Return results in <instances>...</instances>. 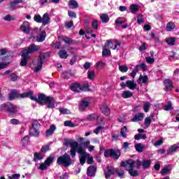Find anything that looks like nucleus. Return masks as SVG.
<instances>
[{
  "label": "nucleus",
  "instance_id": "obj_51",
  "mask_svg": "<svg viewBox=\"0 0 179 179\" xmlns=\"http://www.w3.org/2000/svg\"><path fill=\"white\" fill-rule=\"evenodd\" d=\"M164 110H165V111H171V110H173L171 101H169L167 104L164 106Z\"/></svg>",
  "mask_w": 179,
  "mask_h": 179
},
{
  "label": "nucleus",
  "instance_id": "obj_20",
  "mask_svg": "<svg viewBox=\"0 0 179 179\" xmlns=\"http://www.w3.org/2000/svg\"><path fill=\"white\" fill-rule=\"evenodd\" d=\"M143 117H145V114L142 113H139L138 114L134 115L133 118L131 119L132 122H136L138 121H143Z\"/></svg>",
  "mask_w": 179,
  "mask_h": 179
},
{
  "label": "nucleus",
  "instance_id": "obj_33",
  "mask_svg": "<svg viewBox=\"0 0 179 179\" xmlns=\"http://www.w3.org/2000/svg\"><path fill=\"white\" fill-rule=\"evenodd\" d=\"M176 29V24L173 22H169L166 24V31H173Z\"/></svg>",
  "mask_w": 179,
  "mask_h": 179
},
{
  "label": "nucleus",
  "instance_id": "obj_4",
  "mask_svg": "<svg viewBox=\"0 0 179 179\" xmlns=\"http://www.w3.org/2000/svg\"><path fill=\"white\" fill-rule=\"evenodd\" d=\"M64 145L65 146L70 145L71 150H70V155L72 156V157H75L76 156V150L79 153V147L82 145H79V143L76 141H72V140L66 138L64 140Z\"/></svg>",
  "mask_w": 179,
  "mask_h": 179
},
{
  "label": "nucleus",
  "instance_id": "obj_28",
  "mask_svg": "<svg viewBox=\"0 0 179 179\" xmlns=\"http://www.w3.org/2000/svg\"><path fill=\"white\" fill-rule=\"evenodd\" d=\"M134 148L136 150V152H138V153H142L143 152V149H145V144H142L141 143H137L134 145Z\"/></svg>",
  "mask_w": 179,
  "mask_h": 179
},
{
  "label": "nucleus",
  "instance_id": "obj_59",
  "mask_svg": "<svg viewBox=\"0 0 179 179\" xmlns=\"http://www.w3.org/2000/svg\"><path fill=\"white\" fill-rule=\"evenodd\" d=\"M135 164L137 170L141 169V166H143V161H141L140 159H136L135 161Z\"/></svg>",
  "mask_w": 179,
  "mask_h": 179
},
{
  "label": "nucleus",
  "instance_id": "obj_29",
  "mask_svg": "<svg viewBox=\"0 0 179 179\" xmlns=\"http://www.w3.org/2000/svg\"><path fill=\"white\" fill-rule=\"evenodd\" d=\"M101 110L105 115H110V108L107 104H103L101 108Z\"/></svg>",
  "mask_w": 179,
  "mask_h": 179
},
{
  "label": "nucleus",
  "instance_id": "obj_27",
  "mask_svg": "<svg viewBox=\"0 0 179 179\" xmlns=\"http://www.w3.org/2000/svg\"><path fill=\"white\" fill-rule=\"evenodd\" d=\"M42 23L43 26H47V24L50 23V15H48V13L43 14L42 17Z\"/></svg>",
  "mask_w": 179,
  "mask_h": 179
},
{
  "label": "nucleus",
  "instance_id": "obj_41",
  "mask_svg": "<svg viewBox=\"0 0 179 179\" xmlns=\"http://www.w3.org/2000/svg\"><path fill=\"white\" fill-rule=\"evenodd\" d=\"M169 45H176V37L169 38L166 40Z\"/></svg>",
  "mask_w": 179,
  "mask_h": 179
},
{
  "label": "nucleus",
  "instance_id": "obj_6",
  "mask_svg": "<svg viewBox=\"0 0 179 179\" xmlns=\"http://www.w3.org/2000/svg\"><path fill=\"white\" fill-rule=\"evenodd\" d=\"M103 155L106 159L110 157V159H113V160H118V159L121 157V151L120 150L110 148L106 150Z\"/></svg>",
  "mask_w": 179,
  "mask_h": 179
},
{
  "label": "nucleus",
  "instance_id": "obj_36",
  "mask_svg": "<svg viewBox=\"0 0 179 179\" xmlns=\"http://www.w3.org/2000/svg\"><path fill=\"white\" fill-rule=\"evenodd\" d=\"M132 96H134V93L130 91H124L122 94V97H123V99H129L130 97H132Z\"/></svg>",
  "mask_w": 179,
  "mask_h": 179
},
{
  "label": "nucleus",
  "instance_id": "obj_26",
  "mask_svg": "<svg viewBox=\"0 0 179 179\" xmlns=\"http://www.w3.org/2000/svg\"><path fill=\"white\" fill-rule=\"evenodd\" d=\"M150 164H152V161L150 159H143V169L146 170L150 168Z\"/></svg>",
  "mask_w": 179,
  "mask_h": 179
},
{
  "label": "nucleus",
  "instance_id": "obj_58",
  "mask_svg": "<svg viewBox=\"0 0 179 179\" xmlns=\"http://www.w3.org/2000/svg\"><path fill=\"white\" fill-rule=\"evenodd\" d=\"M92 26L94 30H97V29H99V20H93L92 22Z\"/></svg>",
  "mask_w": 179,
  "mask_h": 179
},
{
  "label": "nucleus",
  "instance_id": "obj_52",
  "mask_svg": "<svg viewBox=\"0 0 179 179\" xmlns=\"http://www.w3.org/2000/svg\"><path fill=\"white\" fill-rule=\"evenodd\" d=\"M64 127H69V128H74L75 124H73L71 120H66L64 122Z\"/></svg>",
  "mask_w": 179,
  "mask_h": 179
},
{
  "label": "nucleus",
  "instance_id": "obj_9",
  "mask_svg": "<svg viewBox=\"0 0 179 179\" xmlns=\"http://www.w3.org/2000/svg\"><path fill=\"white\" fill-rule=\"evenodd\" d=\"M41 48V47L40 45L31 43L27 47V49L22 50V52H24L27 55H29V54H34V52H37L38 51H40Z\"/></svg>",
  "mask_w": 179,
  "mask_h": 179
},
{
  "label": "nucleus",
  "instance_id": "obj_60",
  "mask_svg": "<svg viewBox=\"0 0 179 179\" xmlns=\"http://www.w3.org/2000/svg\"><path fill=\"white\" fill-rule=\"evenodd\" d=\"M68 15L69 17H71V19H76L77 17L76 13L75 11L69 10Z\"/></svg>",
  "mask_w": 179,
  "mask_h": 179
},
{
  "label": "nucleus",
  "instance_id": "obj_16",
  "mask_svg": "<svg viewBox=\"0 0 179 179\" xmlns=\"http://www.w3.org/2000/svg\"><path fill=\"white\" fill-rule=\"evenodd\" d=\"M179 148V143L173 144L166 151L167 156H170L171 153H176L177 150Z\"/></svg>",
  "mask_w": 179,
  "mask_h": 179
},
{
  "label": "nucleus",
  "instance_id": "obj_57",
  "mask_svg": "<svg viewBox=\"0 0 179 179\" xmlns=\"http://www.w3.org/2000/svg\"><path fill=\"white\" fill-rule=\"evenodd\" d=\"M96 117H97V115L94 113H92L87 115V121H94L96 120Z\"/></svg>",
  "mask_w": 179,
  "mask_h": 179
},
{
  "label": "nucleus",
  "instance_id": "obj_62",
  "mask_svg": "<svg viewBox=\"0 0 179 179\" xmlns=\"http://www.w3.org/2000/svg\"><path fill=\"white\" fill-rule=\"evenodd\" d=\"M59 111L61 114L65 115L69 113L68 112H69V110L67 108H64L63 107H60L59 108Z\"/></svg>",
  "mask_w": 179,
  "mask_h": 179
},
{
  "label": "nucleus",
  "instance_id": "obj_42",
  "mask_svg": "<svg viewBox=\"0 0 179 179\" xmlns=\"http://www.w3.org/2000/svg\"><path fill=\"white\" fill-rule=\"evenodd\" d=\"M125 22H127V20L125 18L119 17L115 20V23L116 26H120L122 24V23H125Z\"/></svg>",
  "mask_w": 179,
  "mask_h": 179
},
{
  "label": "nucleus",
  "instance_id": "obj_11",
  "mask_svg": "<svg viewBox=\"0 0 179 179\" xmlns=\"http://www.w3.org/2000/svg\"><path fill=\"white\" fill-rule=\"evenodd\" d=\"M78 153H80V164L83 166V164L86 163V159H87L89 154L86 152V150H85L82 146L78 148Z\"/></svg>",
  "mask_w": 179,
  "mask_h": 179
},
{
  "label": "nucleus",
  "instance_id": "obj_61",
  "mask_svg": "<svg viewBox=\"0 0 179 179\" xmlns=\"http://www.w3.org/2000/svg\"><path fill=\"white\" fill-rule=\"evenodd\" d=\"M4 20L6 22H10L12 20H15V17L11 16L10 15H6L4 17Z\"/></svg>",
  "mask_w": 179,
  "mask_h": 179
},
{
  "label": "nucleus",
  "instance_id": "obj_25",
  "mask_svg": "<svg viewBox=\"0 0 179 179\" xmlns=\"http://www.w3.org/2000/svg\"><path fill=\"white\" fill-rule=\"evenodd\" d=\"M69 7L70 9H78V8H79V4L75 0H70L69 1Z\"/></svg>",
  "mask_w": 179,
  "mask_h": 179
},
{
  "label": "nucleus",
  "instance_id": "obj_8",
  "mask_svg": "<svg viewBox=\"0 0 179 179\" xmlns=\"http://www.w3.org/2000/svg\"><path fill=\"white\" fill-rule=\"evenodd\" d=\"M50 55L48 52H40L39 57L38 58V64L34 69V72H40L41 69L43 68V64H44V61H45V58Z\"/></svg>",
  "mask_w": 179,
  "mask_h": 179
},
{
  "label": "nucleus",
  "instance_id": "obj_17",
  "mask_svg": "<svg viewBox=\"0 0 179 179\" xmlns=\"http://www.w3.org/2000/svg\"><path fill=\"white\" fill-rule=\"evenodd\" d=\"M90 105V103H89V101L86 100L81 101L79 105L80 111H85L86 108H87V107H89Z\"/></svg>",
  "mask_w": 179,
  "mask_h": 179
},
{
  "label": "nucleus",
  "instance_id": "obj_48",
  "mask_svg": "<svg viewBox=\"0 0 179 179\" xmlns=\"http://www.w3.org/2000/svg\"><path fill=\"white\" fill-rule=\"evenodd\" d=\"M145 113H149V110L150 108V102L147 101L144 103V106L143 107Z\"/></svg>",
  "mask_w": 179,
  "mask_h": 179
},
{
  "label": "nucleus",
  "instance_id": "obj_56",
  "mask_svg": "<svg viewBox=\"0 0 179 179\" xmlns=\"http://www.w3.org/2000/svg\"><path fill=\"white\" fill-rule=\"evenodd\" d=\"M49 150H50L49 145H43L41 149V153H47V152H49Z\"/></svg>",
  "mask_w": 179,
  "mask_h": 179
},
{
  "label": "nucleus",
  "instance_id": "obj_55",
  "mask_svg": "<svg viewBox=\"0 0 179 179\" xmlns=\"http://www.w3.org/2000/svg\"><path fill=\"white\" fill-rule=\"evenodd\" d=\"M18 78L19 77L15 73H12L10 75V80H11V82H16V80H17Z\"/></svg>",
  "mask_w": 179,
  "mask_h": 179
},
{
  "label": "nucleus",
  "instance_id": "obj_15",
  "mask_svg": "<svg viewBox=\"0 0 179 179\" xmlns=\"http://www.w3.org/2000/svg\"><path fill=\"white\" fill-rule=\"evenodd\" d=\"M117 169L115 168H113L111 166H108L107 167V171L104 173L105 174V178L106 179L110 178L111 176H114L117 173Z\"/></svg>",
  "mask_w": 179,
  "mask_h": 179
},
{
  "label": "nucleus",
  "instance_id": "obj_18",
  "mask_svg": "<svg viewBox=\"0 0 179 179\" xmlns=\"http://www.w3.org/2000/svg\"><path fill=\"white\" fill-rule=\"evenodd\" d=\"M21 57H22V60L20 62V66H27V59H29V58H30V56L27 55L26 53H24L22 52Z\"/></svg>",
  "mask_w": 179,
  "mask_h": 179
},
{
  "label": "nucleus",
  "instance_id": "obj_12",
  "mask_svg": "<svg viewBox=\"0 0 179 179\" xmlns=\"http://www.w3.org/2000/svg\"><path fill=\"white\" fill-rule=\"evenodd\" d=\"M110 45H113V41L107 40L106 43L103 47L102 57H110L111 55V51L110 49H107Z\"/></svg>",
  "mask_w": 179,
  "mask_h": 179
},
{
  "label": "nucleus",
  "instance_id": "obj_35",
  "mask_svg": "<svg viewBox=\"0 0 179 179\" xmlns=\"http://www.w3.org/2000/svg\"><path fill=\"white\" fill-rule=\"evenodd\" d=\"M127 171L131 177H138L139 176V172L134 169V168L132 169H127Z\"/></svg>",
  "mask_w": 179,
  "mask_h": 179
},
{
  "label": "nucleus",
  "instance_id": "obj_24",
  "mask_svg": "<svg viewBox=\"0 0 179 179\" xmlns=\"http://www.w3.org/2000/svg\"><path fill=\"white\" fill-rule=\"evenodd\" d=\"M164 83L166 90H171V89H173V82H171V80L166 79Z\"/></svg>",
  "mask_w": 179,
  "mask_h": 179
},
{
  "label": "nucleus",
  "instance_id": "obj_7",
  "mask_svg": "<svg viewBox=\"0 0 179 179\" xmlns=\"http://www.w3.org/2000/svg\"><path fill=\"white\" fill-rule=\"evenodd\" d=\"M32 127L30 129L29 135L30 136H34V138H38L40 136V128H41V124L38 122V120H34L32 121Z\"/></svg>",
  "mask_w": 179,
  "mask_h": 179
},
{
  "label": "nucleus",
  "instance_id": "obj_23",
  "mask_svg": "<svg viewBox=\"0 0 179 179\" xmlns=\"http://www.w3.org/2000/svg\"><path fill=\"white\" fill-rule=\"evenodd\" d=\"M44 159V155L41 152H35L34 154V162H38V160H43Z\"/></svg>",
  "mask_w": 179,
  "mask_h": 179
},
{
  "label": "nucleus",
  "instance_id": "obj_47",
  "mask_svg": "<svg viewBox=\"0 0 179 179\" xmlns=\"http://www.w3.org/2000/svg\"><path fill=\"white\" fill-rule=\"evenodd\" d=\"M95 73L94 71H88L87 72V78L90 80H93L94 79Z\"/></svg>",
  "mask_w": 179,
  "mask_h": 179
},
{
  "label": "nucleus",
  "instance_id": "obj_19",
  "mask_svg": "<svg viewBox=\"0 0 179 179\" xmlns=\"http://www.w3.org/2000/svg\"><path fill=\"white\" fill-rule=\"evenodd\" d=\"M45 37H47V33L45 32V30H43L36 37L37 43H43V41H44V40H45Z\"/></svg>",
  "mask_w": 179,
  "mask_h": 179
},
{
  "label": "nucleus",
  "instance_id": "obj_39",
  "mask_svg": "<svg viewBox=\"0 0 179 179\" xmlns=\"http://www.w3.org/2000/svg\"><path fill=\"white\" fill-rule=\"evenodd\" d=\"M134 139L136 141H140V139H148V136H146V134H138L134 136Z\"/></svg>",
  "mask_w": 179,
  "mask_h": 179
},
{
  "label": "nucleus",
  "instance_id": "obj_49",
  "mask_svg": "<svg viewBox=\"0 0 179 179\" xmlns=\"http://www.w3.org/2000/svg\"><path fill=\"white\" fill-rule=\"evenodd\" d=\"M34 20L36 23H42L43 18H42L41 15H35L34 17Z\"/></svg>",
  "mask_w": 179,
  "mask_h": 179
},
{
  "label": "nucleus",
  "instance_id": "obj_44",
  "mask_svg": "<svg viewBox=\"0 0 179 179\" xmlns=\"http://www.w3.org/2000/svg\"><path fill=\"white\" fill-rule=\"evenodd\" d=\"M137 23H138V24H142V23H145V20L143 19V15L142 14L138 15Z\"/></svg>",
  "mask_w": 179,
  "mask_h": 179
},
{
  "label": "nucleus",
  "instance_id": "obj_53",
  "mask_svg": "<svg viewBox=\"0 0 179 179\" xmlns=\"http://www.w3.org/2000/svg\"><path fill=\"white\" fill-rule=\"evenodd\" d=\"M139 71V66H136L132 72L130 73L131 78H135L136 76V73Z\"/></svg>",
  "mask_w": 179,
  "mask_h": 179
},
{
  "label": "nucleus",
  "instance_id": "obj_34",
  "mask_svg": "<svg viewBox=\"0 0 179 179\" xmlns=\"http://www.w3.org/2000/svg\"><path fill=\"white\" fill-rule=\"evenodd\" d=\"M148 76H143L142 74L140 75L138 80H137V83H141V82H142V83H146L148 82Z\"/></svg>",
  "mask_w": 179,
  "mask_h": 179
},
{
  "label": "nucleus",
  "instance_id": "obj_22",
  "mask_svg": "<svg viewBox=\"0 0 179 179\" xmlns=\"http://www.w3.org/2000/svg\"><path fill=\"white\" fill-rule=\"evenodd\" d=\"M126 85L131 90H135V89H136V83H135L134 80H129L126 82Z\"/></svg>",
  "mask_w": 179,
  "mask_h": 179
},
{
  "label": "nucleus",
  "instance_id": "obj_37",
  "mask_svg": "<svg viewBox=\"0 0 179 179\" xmlns=\"http://www.w3.org/2000/svg\"><path fill=\"white\" fill-rule=\"evenodd\" d=\"M54 159H55L54 156L50 155L45 160V164H47V166H50V164H52V163H54Z\"/></svg>",
  "mask_w": 179,
  "mask_h": 179
},
{
  "label": "nucleus",
  "instance_id": "obj_45",
  "mask_svg": "<svg viewBox=\"0 0 179 179\" xmlns=\"http://www.w3.org/2000/svg\"><path fill=\"white\" fill-rule=\"evenodd\" d=\"M96 123L98 125H104V119L100 115H96Z\"/></svg>",
  "mask_w": 179,
  "mask_h": 179
},
{
  "label": "nucleus",
  "instance_id": "obj_63",
  "mask_svg": "<svg viewBox=\"0 0 179 179\" xmlns=\"http://www.w3.org/2000/svg\"><path fill=\"white\" fill-rule=\"evenodd\" d=\"M10 64V62H0V69H5L9 64Z\"/></svg>",
  "mask_w": 179,
  "mask_h": 179
},
{
  "label": "nucleus",
  "instance_id": "obj_38",
  "mask_svg": "<svg viewBox=\"0 0 179 179\" xmlns=\"http://www.w3.org/2000/svg\"><path fill=\"white\" fill-rule=\"evenodd\" d=\"M116 174L120 178H125V171H124L122 169H117L116 170Z\"/></svg>",
  "mask_w": 179,
  "mask_h": 179
},
{
  "label": "nucleus",
  "instance_id": "obj_43",
  "mask_svg": "<svg viewBox=\"0 0 179 179\" xmlns=\"http://www.w3.org/2000/svg\"><path fill=\"white\" fill-rule=\"evenodd\" d=\"M62 41H64L66 44H72L73 43V40L68 36L63 37Z\"/></svg>",
  "mask_w": 179,
  "mask_h": 179
},
{
  "label": "nucleus",
  "instance_id": "obj_31",
  "mask_svg": "<svg viewBox=\"0 0 179 179\" xmlns=\"http://www.w3.org/2000/svg\"><path fill=\"white\" fill-rule=\"evenodd\" d=\"M59 58H62V59H66L69 55H68V52H66L65 50H61L58 52Z\"/></svg>",
  "mask_w": 179,
  "mask_h": 179
},
{
  "label": "nucleus",
  "instance_id": "obj_64",
  "mask_svg": "<svg viewBox=\"0 0 179 179\" xmlns=\"http://www.w3.org/2000/svg\"><path fill=\"white\" fill-rule=\"evenodd\" d=\"M20 178V174L19 173H15L12 175V176H9L8 179H19Z\"/></svg>",
  "mask_w": 179,
  "mask_h": 179
},
{
  "label": "nucleus",
  "instance_id": "obj_54",
  "mask_svg": "<svg viewBox=\"0 0 179 179\" xmlns=\"http://www.w3.org/2000/svg\"><path fill=\"white\" fill-rule=\"evenodd\" d=\"M119 71L122 72V73H125V72H128V66H119Z\"/></svg>",
  "mask_w": 179,
  "mask_h": 179
},
{
  "label": "nucleus",
  "instance_id": "obj_50",
  "mask_svg": "<svg viewBox=\"0 0 179 179\" xmlns=\"http://www.w3.org/2000/svg\"><path fill=\"white\" fill-rule=\"evenodd\" d=\"M30 141V137H29V136H25L22 140L21 142L22 143V145H26L29 143V142Z\"/></svg>",
  "mask_w": 179,
  "mask_h": 179
},
{
  "label": "nucleus",
  "instance_id": "obj_40",
  "mask_svg": "<svg viewBox=\"0 0 179 179\" xmlns=\"http://www.w3.org/2000/svg\"><path fill=\"white\" fill-rule=\"evenodd\" d=\"M144 124L146 128H149V127H150V124H152V118H150V116L145 118Z\"/></svg>",
  "mask_w": 179,
  "mask_h": 179
},
{
  "label": "nucleus",
  "instance_id": "obj_3",
  "mask_svg": "<svg viewBox=\"0 0 179 179\" xmlns=\"http://www.w3.org/2000/svg\"><path fill=\"white\" fill-rule=\"evenodd\" d=\"M57 164H58V166H62L63 164L64 167H69V166L73 164V161H72L69 155L64 153L57 158Z\"/></svg>",
  "mask_w": 179,
  "mask_h": 179
},
{
  "label": "nucleus",
  "instance_id": "obj_1",
  "mask_svg": "<svg viewBox=\"0 0 179 179\" xmlns=\"http://www.w3.org/2000/svg\"><path fill=\"white\" fill-rule=\"evenodd\" d=\"M29 98L33 101H36L40 106L47 104L48 108H54L55 107V99L52 96H47L45 94L41 93L38 95V98L33 96V91H28L23 94H19L17 90H11L8 94V100L12 101L15 99H27Z\"/></svg>",
  "mask_w": 179,
  "mask_h": 179
},
{
  "label": "nucleus",
  "instance_id": "obj_32",
  "mask_svg": "<svg viewBox=\"0 0 179 179\" xmlns=\"http://www.w3.org/2000/svg\"><path fill=\"white\" fill-rule=\"evenodd\" d=\"M131 13H136L139 10V6L138 4H131L129 6Z\"/></svg>",
  "mask_w": 179,
  "mask_h": 179
},
{
  "label": "nucleus",
  "instance_id": "obj_46",
  "mask_svg": "<svg viewBox=\"0 0 179 179\" xmlns=\"http://www.w3.org/2000/svg\"><path fill=\"white\" fill-rule=\"evenodd\" d=\"M16 5L17 4H16V3H15V1H11L8 6L9 10H15V9H17V8H19V6H17Z\"/></svg>",
  "mask_w": 179,
  "mask_h": 179
},
{
  "label": "nucleus",
  "instance_id": "obj_2",
  "mask_svg": "<svg viewBox=\"0 0 179 179\" xmlns=\"http://www.w3.org/2000/svg\"><path fill=\"white\" fill-rule=\"evenodd\" d=\"M0 111L8 113V115L16 117L17 115V106L10 102H7L0 105Z\"/></svg>",
  "mask_w": 179,
  "mask_h": 179
},
{
  "label": "nucleus",
  "instance_id": "obj_21",
  "mask_svg": "<svg viewBox=\"0 0 179 179\" xmlns=\"http://www.w3.org/2000/svg\"><path fill=\"white\" fill-rule=\"evenodd\" d=\"M57 129V126L55 124H51L50 128L46 130V136H51L54 134V132H55Z\"/></svg>",
  "mask_w": 179,
  "mask_h": 179
},
{
  "label": "nucleus",
  "instance_id": "obj_14",
  "mask_svg": "<svg viewBox=\"0 0 179 179\" xmlns=\"http://www.w3.org/2000/svg\"><path fill=\"white\" fill-rule=\"evenodd\" d=\"M20 29L25 34H30V23L28 21H24Z\"/></svg>",
  "mask_w": 179,
  "mask_h": 179
},
{
  "label": "nucleus",
  "instance_id": "obj_5",
  "mask_svg": "<svg viewBox=\"0 0 179 179\" xmlns=\"http://www.w3.org/2000/svg\"><path fill=\"white\" fill-rule=\"evenodd\" d=\"M70 90L74 93H80V92H92V90L89 88V84L81 85L78 83H73L70 85Z\"/></svg>",
  "mask_w": 179,
  "mask_h": 179
},
{
  "label": "nucleus",
  "instance_id": "obj_10",
  "mask_svg": "<svg viewBox=\"0 0 179 179\" xmlns=\"http://www.w3.org/2000/svg\"><path fill=\"white\" fill-rule=\"evenodd\" d=\"M120 167H124L126 171L132 170V169L135 167V160L129 159L126 161H122L120 164Z\"/></svg>",
  "mask_w": 179,
  "mask_h": 179
},
{
  "label": "nucleus",
  "instance_id": "obj_30",
  "mask_svg": "<svg viewBox=\"0 0 179 179\" xmlns=\"http://www.w3.org/2000/svg\"><path fill=\"white\" fill-rule=\"evenodd\" d=\"M100 19L102 22V23H108L110 22V17H108V14L107 13H103L101 14L100 16Z\"/></svg>",
  "mask_w": 179,
  "mask_h": 179
},
{
  "label": "nucleus",
  "instance_id": "obj_13",
  "mask_svg": "<svg viewBox=\"0 0 179 179\" xmlns=\"http://www.w3.org/2000/svg\"><path fill=\"white\" fill-rule=\"evenodd\" d=\"M97 173V166L90 165L87 168L86 174L87 177H94Z\"/></svg>",
  "mask_w": 179,
  "mask_h": 179
}]
</instances>
